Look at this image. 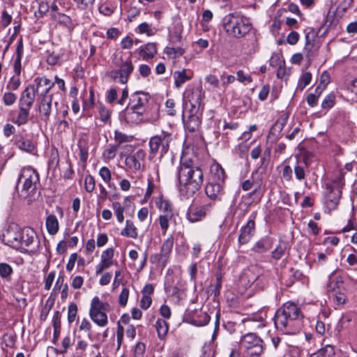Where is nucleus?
Segmentation results:
<instances>
[{
    "mask_svg": "<svg viewBox=\"0 0 357 357\" xmlns=\"http://www.w3.org/2000/svg\"><path fill=\"white\" fill-rule=\"evenodd\" d=\"M177 174L180 194L186 198L197 192L204 181V174L201 167L186 156L181 158Z\"/></svg>",
    "mask_w": 357,
    "mask_h": 357,
    "instance_id": "obj_1",
    "label": "nucleus"
},
{
    "mask_svg": "<svg viewBox=\"0 0 357 357\" xmlns=\"http://www.w3.org/2000/svg\"><path fill=\"white\" fill-rule=\"evenodd\" d=\"M301 310L294 303L287 302L279 308L274 317L275 328L286 334H295L301 328Z\"/></svg>",
    "mask_w": 357,
    "mask_h": 357,
    "instance_id": "obj_2",
    "label": "nucleus"
},
{
    "mask_svg": "<svg viewBox=\"0 0 357 357\" xmlns=\"http://www.w3.org/2000/svg\"><path fill=\"white\" fill-rule=\"evenodd\" d=\"M20 183L22 184L20 196L26 197L33 195L39 185L38 173L31 167L23 168L18 178L17 188Z\"/></svg>",
    "mask_w": 357,
    "mask_h": 357,
    "instance_id": "obj_3",
    "label": "nucleus"
},
{
    "mask_svg": "<svg viewBox=\"0 0 357 357\" xmlns=\"http://www.w3.org/2000/svg\"><path fill=\"white\" fill-rule=\"evenodd\" d=\"M112 64L118 68L113 69L108 73V77L114 80L118 81L119 83L126 84L128 82L130 75L134 70V65L130 58H128L123 61L122 57L115 56L112 60Z\"/></svg>",
    "mask_w": 357,
    "mask_h": 357,
    "instance_id": "obj_4",
    "label": "nucleus"
},
{
    "mask_svg": "<svg viewBox=\"0 0 357 357\" xmlns=\"http://www.w3.org/2000/svg\"><path fill=\"white\" fill-rule=\"evenodd\" d=\"M111 310L110 305L107 302H102L99 297L92 298L89 309L91 319L98 326L105 327L108 324L107 312Z\"/></svg>",
    "mask_w": 357,
    "mask_h": 357,
    "instance_id": "obj_5",
    "label": "nucleus"
},
{
    "mask_svg": "<svg viewBox=\"0 0 357 357\" xmlns=\"http://www.w3.org/2000/svg\"><path fill=\"white\" fill-rule=\"evenodd\" d=\"M151 96L148 93L138 91L132 93L126 110L130 109L133 113L142 115L147 109Z\"/></svg>",
    "mask_w": 357,
    "mask_h": 357,
    "instance_id": "obj_6",
    "label": "nucleus"
},
{
    "mask_svg": "<svg viewBox=\"0 0 357 357\" xmlns=\"http://www.w3.org/2000/svg\"><path fill=\"white\" fill-rule=\"evenodd\" d=\"M21 236L22 248H19V250L32 253L38 250L40 246V241L37 238L36 231L32 228L26 227L22 229Z\"/></svg>",
    "mask_w": 357,
    "mask_h": 357,
    "instance_id": "obj_7",
    "label": "nucleus"
},
{
    "mask_svg": "<svg viewBox=\"0 0 357 357\" xmlns=\"http://www.w3.org/2000/svg\"><path fill=\"white\" fill-rule=\"evenodd\" d=\"M202 99V90L197 88L188 92L183 99V109H189L190 113H197Z\"/></svg>",
    "mask_w": 357,
    "mask_h": 357,
    "instance_id": "obj_8",
    "label": "nucleus"
},
{
    "mask_svg": "<svg viewBox=\"0 0 357 357\" xmlns=\"http://www.w3.org/2000/svg\"><path fill=\"white\" fill-rule=\"evenodd\" d=\"M263 341L253 331L247 332V356L250 357L260 355L263 351Z\"/></svg>",
    "mask_w": 357,
    "mask_h": 357,
    "instance_id": "obj_9",
    "label": "nucleus"
},
{
    "mask_svg": "<svg viewBox=\"0 0 357 357\" xmlns=\"http://www.w3.org/2000/svg\"><path fill=\"white\" fill-rule=\"evenodd\" d=\"M211 204H207L199 206H190L186 213V218L190 222L203 220L211 213Z\"/></svg>",
    "mask_w": 357,
    "mask_h": 357,
    "instance_id": "obj_10",
    "label": "nucleus"
},
{
    "mask_svg": "<svg viewBox=\"0 0 357 357\" xmlns=\"http://www.w3.org/2000/svg\"><path fill=\"white\" fill-rule=\"evenodd\" d=\"M22 229H19L17 227H9V228L3 234V241L6 245L19 250L22 248L20 239H22Z\"/></svg>",
    "mask_w": 357,
    "mask_h": 357,
    "instance_id": "obj_11",
    "label": "nucleus"
},
{
    "mask_svg": "<svg viewBox=\"0 0 357 357\" xmlns=\"http://www.w3.org/2000/svg\"><path fill=\"white\" fill-rule=\"evenodd\" d=\"M174 245V238L172 236L167 238L162 243L160 252L155 254L151 257V261L152 263H160L165 266L169 257L171 253Z\"/></svg>",
    "mask_w": 357,
    "mask_h": 357,
    "instance_id": "obj_12",
    "label": "nucleus"
},
{
    "mask_svg": "<svg viewBox=\"0 0 357 357\" xmlns=\"http://www.w3.org/2000/svg\"><path fill=\"white\" fill-rule=\"evenodd\" d=\"M266 312L258 310L257 312L247 313V330L255 331L266 326Z\"/></svg>",
    "mask_w": 357,
    "mask_h": 357,
    "instance_id": "obj_13",
    "label": "nucleus"
},
{
    "mask_svg": "<svg viewBox=\"0 0 357 357\" xmlns=\"http://www.w3.org/2000/svg\"><path fill=\"white\" fill-rule=\"evenodd\" d=\"M168 135H153L149 140L150 150L155 153L160 149L161 154L167 153L169 148Z\"/></svg>",
    "mask_w": 357,
    "mask_h": 357,
    "instance_id": "obj_14",
    "label": "nucleus"
},
{
    "mask_svg": "<svg viewBox=\"0 0 357 357\" xmlns=\"http://www.w3.org/2000/svg\"><path fill=\"white\" fill-rule=\"evenodd\" d=\"M227 32L236 38L243 37L245 34V24L243 18H234L225 26Z\"/></svg>",
    "mask_w": 357,
    "mask_h": 357,
    "instance_id": "obj_15",
    "label": "nucleus"
},
{
    "mask_svg": "<svg viewBox=\"0 0 357 357\" xmlns=\"http://www.w3.org/2000/svg\"><path fill=\"white\" fill-rule=\"evenodd\" d=\"M36 93L35 86L33 84L28 85L21 95L19 105L31 108L35 100Z\"/></svg>",
    "mask_w": 357,
    "mask_h": 357,
    "instance_id": "obj_16",
    "label": "nucleus"
},
{
    "mask_svg": "<svg viewBox=\"0 0 357 357\" xmlns=\"http://www.w3.org/2000/svg\"><path fill=\"white\" fill-rule=\"evenodd\" d=\"M34 82L36 83V92L43 97L49 96L48 93L54 85V83H52L50 79L44 77L35 78Z\"/></svg>",
    "mask_w": 357,
    "mask_h": 357,
    "instance_id": "obj_17",
    "label": "nucleus"
},
{
    "mask_svg": "<svg viewBox=\"0 0 357 357\" xmlns=\"http://www.w3.org/2000/svg\"><path fill=\"white\" fill-rule=\"evenodd\" d=\"M205 192L208 197H210L212 199H215L218 198L219 195L222 194L223 183L209 181V182L208 183L205 188Z\"/></svg>",
    "mask_w": 357,
    "mask_h": 357,
    "instance_id": "obj_18",
    "label": "nucleus"
},
{
    "mask_svg": "<svg viewBox=\"0 0 357 357\" xmlns=\"http://www.w3.org/2000/svg\"><path fill=\"white\" fill-rule=\"evenodd\" d=\"M225 172L221 165L218 163H213L211 166L209 181L224 183Z\"/></svg>",
    "mask_w": 357,
    "mask_h": 357,
    "instance_id": "obj_19",
    "label": "nucleus"
},
{
    "mask_svg": "<svg viewBox=\"0 0 357 357\" xmlns=\"http://www.w3.org/2000/svg\"><path fill=\"white\" fill-rule=\"evenodd\" d=\"M52 96H45L43 98L39 105V112L41 119L46 121L49 119L51 114Z\"/></svg>",
    "mask_w": 357,
    "mask_h": 357,
    "instance_id": "obj_20",
    "label": "nucleus"
},
{
    "mask_svg": "<svg viewBox=\"0 0 357 357\" xmlns=\"http://www.w3.org/2000/svg\"><path fill=\"white\" fill-rule=\"evenodd\" d=\"M185 320L188 323L195 326H204L206 325L210 321V317L206 312H199L192 318L185 317Z\"/></svg>",
    "mask_w": 357,
    "mask_h": 357,
    "instance_id": "obj_21",
    "label": "nucleus"
},
{
    "mask_svg": "<svg viewBox=\"0 0 357 357\" xmlns=\"http://www.w3.org/2000/svg\"><path fill=\"white\" fill-rule=\"evenodd\" d=\"M30 109V107H26L22 105H19V112L15 117H13L12 121L19 126L26 123L29 116Z\"/></svg>",
    "mask_w": 357,
    "mask_h": 357,
    "instance_id": "obj_22",
    "label": "nucleus"
},
{
    "mask_svg": "<svg viewBox=\"0 0 357 357\" xmlns=\"http://www.w3.org/2000/svg\"><path fill=\"white\" fill-rule=\"evenodd\" d=\"M195 114L196 113H190L188 120L184 121L185 131L189 132L197 131L200 126L201 121Z\"/></svg>",
    "mask_w": 357,
    "mask_h": 357,
    "instance_id": "obj_23",
    "label": "nucleus"
},
{
    "mask_svg": "<svg viewBox=\"0 0 357 357\" xmlns=\"http://www.w3.org/2000/svg\"><path fill=\"white\" fill-rule=\"evenodd\" d=\"M272 246V241L268 238H264L258 241L253 247L251 248V252L257 254H262L268 251Z\"/></svg>",
    "mask_w": 357,
    "mask_h": 357,
    "instance_id": "obj_24",
    "label": "nucleus"
},
{
    "mask_svg": "<svg viewBox=\"0 0 357 357\" xmlns=\"http://www.w3.org/2000/svg\"><path fill=\"white\" fill-rule=\"evenodd\" d=\"M77 146L79 149V158L82 162H86L89 155V140L86 135L80 137Z\"/></svg>",
    "mask_w": 357,
    "mask_h": 357,
    "instance_id": "obj_25",
    "label": "nucleus"
},
{
    "mask_svg": "<svg viewBox=\"0 0 357 357\" xmlns=\"http://www.w3.org/2000/svg\"><path fill=\"white\" fill-rule=\"evenodd\" d=\"M23 52H24V47H23L22 39L21 38L18 41V43L17 45V48H16L17 57L15 60L14 66H13L14 71L17 76H19L21 73V68H22L21 61H22V55H23Z\"/></svg>",
    "mask_w": 357,
    "mask_h": 357,
    "instance_id": "obj_26",
    "label": "nucleus"
},
{
    "mask_svg": "<svg viewBox=\"0 0 357 357\" xmlns=\"http://www.w3.org/2000/svg\"><path fill=\"white\" fill-rule=\"evenodd\" d=\"M121 235L134 239L137 238V229L132 220H126L125 227L121 231Z\"/></svg>",
    "mask_w": 357,
    "mask_h": 357,
    "instance_id": "obj_27",
    "label": "nucleus"
},
{
    "mask_svg": "<svg viewBox=\"0 0 357 357\" xmlns=\"http://www.w3.org/2000/svg\"><path fill=\"white\" fill-rule=\"evenodd\" d=\"M45 225L48 233L51 235L56 234L59 229V224L55 215H49L46 218Z\"/></svg>",
    "mask_w": 357,
    "mask_h": 357,
    "instance_id": "obj_28",
    "label": "nucleus"
},
{
    "mask_svg": "<svg viewBox=\"0 0 357 357\" xmlns=\"http://www.w3.org/2000/svg\"><path fill=\"white\" fill-rule=\"evenodd\" d=\"M145 155V153L142 150H139L135 155H128L126 158V165L130 168H133L135 170H138L141 167V164L137 159L138 158H143Z\"/></svg>",
    "mask_w": 357,
    "mask_h": 357,
    "instance_id": "obj_29",
    "label": "nucleus"
},
{
    "mask_svg": "<svg viewBox=\"0 0 357 357\" xmlns=\"http://www.w3.org/2000/svg\"><path fill=\"white\" fill-rule=\"evenodd\" d=\"M158 337L160 340H164L167 335L169 331V325L167 322L162 319H158L155 325Z\"/></svg>",
    "mask_w": 357,
    "mask_h": 357,
    "instance_id": "obj_30",
    "label": "nucleus"
},
{
    "mask_svg": "<svg viewBox=\"0 0 357 357\" xmlns=\"http://www.w3.org/2000/svg\"><path fill=\"white\" fill-rule=\"evenodd\" d=\"M157 53L156 46L154 43H148L144 47H141L139 54L144 59H152Z\"/></svg>",
    "mask_w": 357,
    "mask_h": 357,
    "instance_id": "obj_31",
    "label": "nucleus"
},
{
    "mask_svg": "<svg viewBox=\"0 0 357 357\" xmlns=\"http://www.w3.org/2000/svg\"><path fill=\"white\" fill-rule=\"evenodd\" d=\"M247 36H249V43L252 46V52H255L257 50L258 35L257 30L254 29L250 23L247 22Z\"/></svg>",
    "mask_w": 357,
    "mask_h": 357,
    "instance_id": "obj_32",
    "label": "nucleus"
},
{
    "mask_svg": "<svg viewBox=\"0 0 357 357\" xmlns=\"http://www.w3.org/2000/svg\"><path fill=\"white\" fill-rule=\"evenodd\" d=\"M174 79V85L176 88H180L185 82L190 80L191 77L186 74L185 69L181 71H175L173 74Z\"/></svg>",
    "mask_w": 357,
    "mask_h": 357,
    "instance_id": "obj_33",
    "label": "nucleus"
},
{
    "mask_svg": "<svg viewBox=\"0 0 357 357\" xmlns=\"http://www.w3.org/2000/svg\"><path fill=\"white\" fill-rule=\"evenodd\" d=\"M16 144L20 149L27 152H31L34 149L33 142L23 135H19V138L17 139Z\"/></svg>",
    "mask_w": 357,
    "mask_h": 357,
    "instance_id": "obj_34",
    "label": "nucleus"
},
{
    "mask_svg": "<svg viewBox=\"0 0 357 357\" xmlns=\"http://www.w3.org/2000/svg\"><path fill=\"white\" fill-rule=\"evenodd\" d=\"M343 284V280L341 277L334 278V273H331L329 277V283L328 284V291H340L341 286Z\"/></svg>",
    "mask_w": 357,
    "mask_h": 357,
    "instance_id": "obj_35",
    "label": "nucleus"
},
{
    "mask_svg": "<svg viewBox=\"0 0 357 357\" xmlns=\"http://www.w3.org/2000/svg\"><path fill=\"white\" fill-rule=\"evenodd\" d=\"M157 205L160 211L164 213L163 215L173 216L172 204L169 201L160 199V201L157 202Z\"/></svg>",
    "mask_w": 357,
    "mask_h": 357,
    "instance_id": "obj_36",
    "label": "nucleus"
},
{
    "mask_svg": "<svg viewBox=\"0 0 357 357\" xmlns=\"http://www.w3.org/2000/svg\"><path fill=\"white\" fill-rule=\"evenodd\" d=\"M287 117L284 116V115L279 117L271 128L269 134H277L281 132L287 123Z\"/></svg>",
    "mask_w": 357,
    "mask_h": 357,
    "instance_id": "obj_37",
    "label": "nucleus"
},
{
    "mask_svg": "<svg viewBox=\"0 0 357 357\" xmlns=\"http://www.w3.org/2000/svg\"><path fill=\"white\" fill-rule=\"evenodd\" d=\"M13 273V269L10 265L7 263H0V276L1 278L10 281Z\"/></svg>",
    "mask_w": 357,
    "mask_h": 357,
    "instance_id": "obj_38",
    "label": "nucleus"
},
{
    "mask_svg": "<svg viewBox=\"0 0 357 357\" xmlns=\"http://www.w3.org/2000/svg\"><path fill=\"white\" fill-rule=\"evenodd\" d=\"M59 151L54 146H53L50 151V156L48 160V167L49 169H55L59 166Z\"/></svg>",
    "mask_w": 357,
    "mask_h": 357,
    "instance_id": "obj_39",
    "label": "nucleus"
},
{
    "mask_svg": "<svg viewBox=\"0 0 357 357\" xmlns=\"http://www.w3.org/2000/svg\"><path fill=\"white\" fill-rule=\"evenodd\" d=\"M335 355L334 347L331 344H326L314 354V357H333Z\"/></svg>",
    "mask_w": 357,
    "mask_h": 357,
    "instance_id": "obj_40",
    "label": "nucleus"
},
{
    "mask_svg": "<svg viewBox=\"0 0 357 357\" xmlns=\"http://www.w3.org/2000/svg\"><path fill=\"white\" fill-rule=\"evenodd\" d=\"M112 207L116 217L117 221L119 223H122L124 221V207L122 206L121 203L119 202H114L112 204Z\"/></svg>",
    "mask_w": 357,
    "mask_h": 357,
    "instance_id": "obj_41",
    "label": "nucleus"
},
{
    "mask_svg": "<svg viewBox=\"0 0 357 357\" xmlns=\"http://www.w3.org/2000/svg\"><path fill=\"white\" fill-rule=\"evenodd\" d=\"M164 52L169 57L176 59L177 57L181 56L184 54L185 50L182 47H167Z\"/></svg>",
    "mask_w": 357,
    "mask_h": 357,
    "instance_id": "obj_42",
    "label": "nucleus"
},
{
    "mask_svg": "<svg viewBox=\"0 0 357 357\" xmlns=\"http://www.w3.org/2000/svg\"><path fill=\"white\" fill-rule=\"evenodd\" d=\"M172 217L173 216H170L168 215H159L158 221L163 235L166 234V232L169 226V222L172 218Z\"/></svg>",
    "mask_w": 357,
    "mask_h": 357,
    "instance_id": "obj_43",
    "label": "nucleus"
},
{
    "mask_svg": "<svg viewBox=\"0 0 357 357\" xmlns=\"http://www.w3.org/2000/svg\"><path fill=\"white\" fill-rule=\"evenodd\" d=\"M335 102V96L334 93L327 95L321 103V107L324 109L332 108Z\"/></svg>",
    "mask_w": 357,
    "mask_h": 357,
    "instance_id": "obj_44",
    "label": "nucleus"
},
{
    "mask_svg": "<svg viewBox=\"0 0 357 357\" xmlns=\"http://www.w3.org/2000/svg\"><path fill=\"white\" fill-rule=\"evenodd\" d=\"M96 186V181L93 176L89 174L85 176L84 188L86 192H92Z\"/></svg>",
    "mask_w": 357,
    "mask_h": 357,
    "instance_id": "obj_45",
    "label": "nucleus"
},
{
    "mask_svg": "<svg viewBox=\"0 0 357 357\" xmlns=\"http://www.w3.org/2000/svg\"><path fill=\"white\" fill-rule=\"evenodd\" d=\"M77 310V306L75 303H71L69 305L68 309V321L69 324L73 323L75 320Z\"/></svg>",
    "mask_w": 357,
    "mask_h": 357,
    "instance_id": "obj_46",
    "label": "nucleus"
},
{
    "mask_svg": "<svg viewBox=\"0 0 357 357\" xmlns=\"http://www.w3.org/2000/svg\"><path fill=\"white\" fill-rule=\"evenodd\" d=\"M312 79V74L309 72L305 73L299 80L298 87L301 91H303L306 86H307Z\"/></svg>",
    "mask_w": 357,
    "mask_h": 357,
    "instance_id": "obj_47",
    "label": "nucleus"
},
{
    "mask_svg": "<svg viewBox=\"0 0 357 357\" xmlns=\"http://www.w3.org/2000/svg\"><path fill=\"white\" fill-rule=\"evenodd\" d=\"M17 100V96L12 92H6L3 96V102L7 106L13 105Z\"/></svg>",
    "mask_w": 357,
    "mask_h": 357,
    "instance_id": "obj_48",
    "label": "nucleus"
},
{
    "mask_svg": "<svg viewBox=\"0 0 357 357\" xmlns=\"http://www.w3.org/2000/svg\"><path fill=\"white\" fill-rule=\"evenodd\" d=\"M13 17L7 10H3L0 17V23L3 28L7 27L12 22Z\"/></svg>",
    "mask_w": 357,
    "mask_h": 357,
    "instance_id": "obj_49",
    "label": "nucleus"
},
{
    "mask_svg": "<svg viewBox=\"0 0 357 357\" xmlns=\"http://www.w3.org/2000/svg\"><path fill=\"white\" fill-rule=\"evenodd\" d=\"M286 250V245L284 243H280L277 248L272 252V257L275 259H280Z\"/></svg>",
    "mask_w": 357,
    "mask_h": 357,
    "instance_id": "obj_50",
    "label": "nucleus"
},
{
    "mask_svg": "<svg viewBox=\"0 0 357 357\" xmlns=\"http://www.w3.org/2000/svg\"><path fill=\"white\" fill-rule=\"evenodd\" d=\"M99 175L107 184L110 183L112 174L110 170L107 167H102L100 169Z\"/></svg>",
    "mask_w": 357,
    "mask_h": 357,
    "instance_id": "obj_51",
    "label": "nucleus"
},
{
    "mask_svg": "<svg viewBox=\"0 0 357 357\" xmlns=\"http://www.w3.org/2000/svg\"><path fill=\"white\" fill-rule=\"evenodd\" d=\"M313 47V44L310 41V33H308L305 35V46L304 47V51L306 52L307 56L311 57L314 54Z\"/></svg>",
    "mask_w": 357,
    "mask_h": 357,
    "instance_id": "obj_52",
    "label": "nucleus"
},
{
    "mask_svg": "<svg viewBox=\"0 0 357 357\" xmlns=\"http://www.w3.org/2000/svg\"><path fill=\"white\" fill-rule=\"evenodd\" d=\"M128 297L129 289L126 287L123 288L119 296V305L121 306H125L127 304Z\"/></svg>",
    "mask_w": 357,
    "mask_h": 357,
    "instance_id": "obj_53",
    "label": "nucleus"
},
{
    "mask_svg": "<svg viewBox=\"0 0 357 357\" xmlns=\"http://www.w3.org/2000/svg\"><path fill=\"white\" fill-rule=\"evenodd\" d=\"M114 254V250L112 248H108L102 252L100 259L113 261Z\"/></svg>",
    "mask_w": 357,
    "mask_h": 357,
    "instance_id": "obj_54",
    "label": "nucleus"
},
{
    "mask_svg": "<svg viewBox=\"0 0 357 357\" xmlns=\"http://www.w3.org/2000/svg\"><path fill=\"white\" fill-rule=\"evenodd\" d=\"M114 139L117 147L124 142H131L133 139V135H114Z\"/></svg>",
    "mask_w": 357,
    "mask_h": 357,
    "instance_id": "obj_55",
    "label": "nucleus"
},
{
    "mask_svg": "<svg viewBox=\"0 0 357 357\" xmlns=\"http://www.w3.org/2000/svg\"><path fill=\"white\" fill-rule=\"evenodd\" d=\"M139 32L140 33H146L147 36H151L153 35L152 29L146 22H143L138 26Z\"/></svg>",
    "mask_w": 357,
    "mask_h": 357,
    "instance_id": "obj_56",
    "label": "nucleus"
},
{
    "mask_svg": "<svg viewBox=\"0 0 357 357\" xmlns=\"http://www.w3.org/2000/svg\"><path fill=\"white\" fill-rule=\"evenodd\" d=\"M333 293V297L334 301L337 304H343L345 302L346 296L344 293L341 292V291H331Z\"/></svg>",
    "mask_w": 357,
    "mask_h": 357,
    "instance_id": "obj_57",
    "label": "nucleus"
},
{
    "mask_svg": "<svg viewBox=\"0 0 357 357\" xmlns=\"http://www.w3.org/2000/svg\"><path fill=\"white\" fill-rule=\"evenodd\" d=\"M20 84H21V81H20V79L19 78V76H17V77L13 76L8 84V88L12 89L13 91H15L19 88V86H20Z\"/></svg>",
    "mask_w": 357,
    "mask_h": 357,
    "instance_id": "obj_58",
    "label": "nucleus"
},
{
    "mask_svg": "<svg viewBox=\"0 0 357 357\" xmlns=\"http://www.w3.org/2000/svg\"><path fill=\"white\" fill-rule=\"evenodd\" d=\"M54 278H55V272L54 271H52L48 273V275H47V277L45 278V281L44 289L45 290L48 291L50 289V288L52 285L53 281L54 280Z\"/></svg>",
    "mask_w": 357,
    "mask_h": 357,
    "instance_id": "obj_59",
    "label": "nucleus"
},
{
    "mask_svg": "<svg viewBox=\"0 0 357 357\" xmlns=\"http://www.w3.org/2000/svg\"><path fill=\"white\" fill-rule=\"evenodd\" d=\"M61 313L59 311H56L52 318V325L54 328L61 329Z\"/></svg>",
    "mask_w": 357,
    "mask_h": 357,
    "instance_id": "obj_60",
    "label": "nucleus"
},
{
    "mask_svg": "<svg viewBox=\"0 0 357 357\" xmlns=\"http://www.w3.org/2000/svg\"><path fill=\"white\" fill-rule=\"evenodd\" d=\"M330 82H331V77H330L329 73L327 71L323 72L320 76V80H319V85H321V86H324V88L326 89L327 85L330 83Z\"/></svg>",
    "mask_w": 357,
    "mask_h": 357,
    "instance_id": "obj_61",
    "label": "nucleus"
},
{
    "mask_svg": "<svg viewBox=\"0 0 357 357\" xmlns=\"http://www.w3.org/2000/svg\"><path fill=\"white\" fill-rule=\"evenodd\" d=\"M151 303H152V299H151V296H146V295L142 296L141 301H140V307L143 310H147L148 308H149Z\"/></svg>",
    "mask_w": 357,
    "mask_h": 357,
    "instance_id": "obj_62",
    "label": "nucleus"
},
{
    "mask_svg": "<svg viewBox=\"0 0 357 357\" xmlns=\"http://www.w3.org/2000/svg\"><path fill=\"white\" fill-rule=\"evenodd\" d=\"M299 39V34L296 31H291L287 37V41L289 44L296 45Z\"/></svg>",
    "mask_w": 357,
    "mask_h": 357,
    "instance_id": "obj_63",
    "label": "nucleus"
},
{
    "mask_svg": "<svg viewBox=\"0 0 357 357\" xmlns=\"http://www.w3.org/2000/svg\"><path fill=\"white\" fill-rule=\"evenodd\" d=\"M107 100L109 104H112L117 98V91L114 88H111L107 94Z\"/></svg>",
    "mask_w": 357,
    "mask_h": 357,
    "instance_id": "obj_64",
    "label": "nucleus"
}]
</instances>
